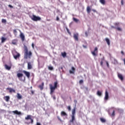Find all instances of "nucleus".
Wrapping results in <instances>:
<instances>
[{
  "mask_svg": "<svg viewBox=\"0 0 125 125\" xmlns=\"http://www.w3.org/2000/svg\"><path fill=\"white\" fill-rule=\"evenodd\" d=\"M24 51V59H31L32 57V55L33 54L31 51H29V49H28V47L26 45H24L23 46Z\"/></svg>",
  "mask_w": 125,
  "mask_h": 125,
  "instance_id": "f257e3e1",
  "label": "nucleus"
},
{
  "mask_svg": "<svg viewBox=\"0 0 125 125\" xmlns=\"http://www.w3.org/2000/svg\"><path fill=\"white\" fill-rule=\"evenodd\" d=\"M49 88L50 90V94L51 95H52L55 91V89H57V88L59 86L58 84V81H56L54 83V85L52 84H49Z\"/></svg>",
  "mask_w": 125,
  "mask_h": 125,
  "instance_id": "f03ea898",
  "label": "nucleus"
},
{
  "mask_svg": "<svg viewBox=\"0 0 125 125\" xmlns=\"http://www.w3.org/2000/svg\"><path fill=\"white\" fill-rule=\"evenodd\" d=\"M75 115H76V107H74L72 110L71 120L70 121V123H74V121H76Z\"/></svg>",
  "mask_w": 125,
  "mask_h": 125,
  "instance_id": "7ed1b4c3",
  "label": "nucleus"
},
{
  "mask_svg": "<svg viewBox=\"0 0 125 125\" xmlns=\"http://www.w3.org/2000/svg\"><path fill=\"white\" fill-rule=\"evenodd\" d=\"M31 19L32 20H33V21H41L42 20V18H41V17H37L35 15H32V17H31Z\"/></svg>",
  "mask_w": 125,
  "mask_h": 125,
  "instance_id": "20e7f679",
  "label": "nucleus"
},
{
  "mask_svg": "<svg viewBox=\"0 0 125 125\" xmlns=\"http://www.w3.org/2000/svg\"><path fill=\"white\" fill-rule=\"evenodd\" d=\"M98 52V48H97V47H95L94 51L91 52V54H92V55H93V56H96L97 55L96 53H97Z\"/></svg>",
  "mask_w": 125,
  "mask_h": 125,
  "instance_id": "39448f33",
  "label": "nucleus"
},
{
  "mask_svg": "<svg viewBox=\"0 0 125 125\" xmlns=\"http://www.w3.org/2000/svg\"><path fill=\"white\" fill-rule=\"evenodd\" d=\"M6 90H9V93H12L13 92L14 93H15L16 91H15V89L11 88V87H7L6 88Z\"/></svg>",
  "mask_w": 125,
  "mask_h": 125,
  "instance_id": "423d86ee",
  "label": "nucleus"
},
{
  "mask_svg": "<svg viewBox=\"0 0 125 125\" xmlns=\"http://www.w3.org/2000/svg\"><path fill=\"white\" fill-rule=\"evenodd\" d=\"M73 38L75 41H76V42H78L79 41V33H74L73 34Z\"/></svg>",
  "mask_w": 125,
  "mask_h": 125,
  "instance_id": "0eeeda50",
  "label": "nucleus"
},
{
  "mask_svg": "<svg viewBox=\"0 0 125 125\" xmlns=\"http://www.w3.org/2000/svg\"><path fill=\"white\" fill-rule=\"evenodd\" d=\"M22 73L24 74V75L26 76V77H27V78H28V79L30 78V76L31 74L29 72L26 71V70H23Z\"/></svg>",
  "mask_w": 125,
  "mask_h": 125,
  "instance_id": "6e6552de",
  "label": "nucleus"
},
{
  "mask_svg": "<svg viewBox=\"0 0 125 125\" xmlns=\"http://www.w3.org/2000/svg\"><path fill=\"white\" fill-rule=\"evenodd\" d=\"M14 58L17 60L18 58H19L20 57V54L19 53L16 52L15 54H13Z\"/></svg>",
  "mask_w": 125,
  "mask_h": 125,
  "instance_id": "1a4fd4ad",
  "label": "nucleus"
},
{
  "mask_svg": "<svg viewBox=\"0 0 125 125\" xmlns=\"http://www.w3.org/2000/svg\"><path fill=\"white\" fill-rule=\"evenodd\" d=\"M27 69L28 70H31V69H33V65L31 62H28L27 63Z\"/></svg>",
  "mask_w": 125,
  "mask_h": 125,
  "instance_id": "9d476101",
  "label": "nucleus"
},
{
  "mask_svg": "<svg viewBox=\"0 0 125 125\" xmlns=\"http://www.w3.org/2000/svg\"><path fill=\"white\" fill-rule=\"evenodd\" d=\"M109 99V93L107 90L105 92L104 100H108Z\"/></svg>",
  "mask_w": 125,
  "mask_h": 125,
  "instance_id": "9b49d317",
  "label": "nucleus"
},
{
  "mask_svg": "<svg viewBox=\"0 0 125 125\" xmlns=\"http://www.w3.org/2000/svg\"><path fill=\"white\" fill-rule=\"evenodd\" d=\"M20 36L22 42H24V41H25V36L24 35V34L22 33V32H21Z\"/></svg>",
  "mask_w": 125,
  "mask_h": 125,
  "instance_id": "f8f14e48",
  "label": "nucleus"
},
{
  "mask_svg": "<svg viewBox=\"0 0 125 125\" xmlns=\"http://www.w3.org/2000/svg\"><path fill=\"white\" fill-rule=\"evenodd\" d=\"M3 99L6 101V102H8L9 101V99H10V97L9 96H6L3 97Z\"/></svg>",
  "mask_w": 125,
  "mask_h": 125,
  "instance_id": "ddd939ff",
  "label": "nucleus"
},
{
  "mask_svg": "<svg viewBox=\"0 0 125 125\" xmlns=\"http://www.w3.org/2000/svg\"><path fill=\"white\" fill-rule=\"evenodd\" d=\"M12 113H13L15 115H21V112L18 111V110L13 111Z\"/></svg>",
  "mask_w": 125,
  "mask_h": 125,
  "instance_id": "4468645a",
  "label": "nucleus"
},
{
  "mask_svg": "<svg viewBox=\"0 0 125 125\" xmlns=\"http://www.w3.org/2000/svg\"><path fill=\"white\" fill-rule=\"evenodd\" d=\"M118 77L121 81H124V77H123V75L120 73H118Z\"/></svg>",
  "mask_w": 125,
  "mask_h": 125,
  "instance_id": "2eb2a0df",
  "label": "nucleus"
},
{
  "mask_svg": "<svg viewBox=\"0 0 125 125\" xmlns=\"http://www.w3.org/2000/svg\"><path fill=\"white\" fill-rule=\"evenodd\" d=\"M44 85V83L43 82H42V83L41 85H39L38 87L39 88H40L41 90H42V89H43V86Z\"/></svg>",
  "mask_w": 125,
  "mask_h": 125,
  "instance_id": "dca6fc26",
  "label": "nucleus"
},
{
  "mask_svg": "<svg viewBox=\"0 0 125 125\" xmlns=\"http://www.w3.org/2000/svg\"><path fill=\"white\" fill-rule=\"evenodd\" d=\"M4 67L6 69V70H8V71H9L10 69H11V66H9L7 65V64H5Z\"/></svg>",
  "mask_w": 125,
  "mask_h": 125,
  "instance_id": "f3484780",
  "label": "nucleus"
},
{
  "mask_svg": "<svg viewBox=\"0 0 125 125\" xmlns=\"http://www.w3.org/2000/svg\"><path fill=\"white\" fill-rule=\"evenodd\" d=\"M61 115L62 116H66L67 117V116H68V115L67 114V113H66V112H65L64 111H62L61 113Z\"/></svg>",
  "mask_w": 125,
  "mask_h": 125,
  "instance_id": "a211bd4d",
  "label": "nucleus"
},
{
  "mask_svg": "<svg viewBox=\"0 0 125 125\" xmlns=\"http://www.w3.org/2000/svg\"><path fill=\"white\" fill-rule=\"evenodd\" d=\"M86 11L87 13H90V11H91V9H90V7L89 6H88L86 8Z\"/></svg>",
  "mask_w": 125,
  "mask_h": 125,
  "instance_id": "6ab92c4d",
  "label": "nucleus"
},
{
  "mask_svg": "<svg viewBox=\"0 0 125 125\" xmlns=\"http://www.w3.org/2000/svg\"><path fill=\"white\" fill-rule=\"evenodd\" d=\"M71 70H72V71L70 70V71H69V73H70V74H74V73L75 72V67H72Z\"/></svg>",
  "mask_w": 125,
  "mask_h": 125,
  "instance_id": "aec40b11",
  "label": "nucleus"
},
{
  "mask_svg": "<svg viewBox=\"0 0 125 125\" xmlns=\"http://www.w3.org/2000/svg\"><path fill=\"white\" fill-rule=\"evenodd\" d=\"M17 97L18 99H22V95L18 93H17Z\"/></svg>",
  "mask_w": 125,
  "mask_h": 125,
  "instance_id": "412c9836",
  "label": "nucleus"
},
{
  "mask_svg": "<svg viewBox=\"0 0 125 125\" xmlns=\"http://www.w3.org/2000/svg\"><path fill=\"white\" fill-rule=\"evenodd\" d=\"M61 54H62V56L63 58H65V57H66V56L67 55V53H65V52H62Z\"/></svg>",
  "mask_w": 125,
  "mask_h": 125,
  "instance_id": "4be33fe9",
  "label": "nucleus"
},
{
  "mask_svg": "<svg viewBox=\"0 0 125 125\" xmlns=\"http://www.w3.org/2000/svg\"><path fill=\"white\" fill-rule=\"evenodd\" d=\"M105 41L106 42L108 45H110V40H109L108 38H105Z\"/></svg>",
  "mask_w": 125,
  "mask_h": 125,
  "instance_id": "5701e85b",
  "label": "nucleus"
},
{
  "mask_svg": "<svg viewBox=\"0 0 125 125\" xmlns=\"http://www.w3.org/2000/svg\"><path fill=\"white\" fill-rule=\"evenodd\" d=\"M18 78H22V77H23V74L22 73H18L17 75Z\"/></svg>",
  "mask_w": 125,
  "mask_h": 125,
  "instance_id": "b1692460",
  "label": "nucleus"
},
{
  "mask_svg": "<svg viewBox=\"0 0 125 125\" xmlns=\"http://www.w3.org/2000/svg\"><path fill=\"white\" fill-rule=\"evenodd\" d=\"M31 117V115H27V117L25 118V120H26L27 121H28V120H31V119H32Z\"/></svg>",
  "mask_w": 125,
  "mask_h": 125,
  "instance_id": "393cba45",
  "label": "nucleus"
},
{
  "mask_svg": "<svg viewBox=\"0 0 125 125\" xmlns=\"http://www.w3.org/2000/svg\"><path fill=\"white\" fill-rule=\"evenodd\" d=\"M12 43L13 44H16V43H17V40L16 39L13 40L12 42Z\"/></svg>",
  "mask_w": 125,
  "mask_h": 125,
  "instance_id": "a878e982",
  "label": "nucleus"
},
{
  "mask_svg": "<svg viewBox=\"0 0 125 125\" xmlns=\"http://www.w3.org/2000/svg\"><path fill=\"white\" fill-rule=\"evenodd\" d=\"M97 94L98 95V96H101L102 95V92H101L100 91H98L97 92Z\"/></svg>",
  "mask_w": 125,
  "mask_h": 125,
  "instance_id": "bb28decb",
  "label": "nucleus"
},
{
  "mask_svg": "<svg viewBox=\"0 0 125 125\" xmlns=\"http://www.w3.org/2000/svg\"><path fill=\"white\" fill-rule=\"evenodd\" d=\"M1 42H5L6 41V38H5L4 37H1Z\"/></svg>",
  "mask_w": 125,
  "mask_h": 125,
  "instance_id": "cd10ccee",
  "label": "nucleus"
},
{
  "mask_svg": "<svg viewBox=\"0 0 125 125\" xmlns=\"http://www.w3.org/2000/svg\"><path fill=\"white\" fill-rule=\"evenodd\" d=\"M100 121L102 122V123H106V120L104 118H100Z\"/></svg>",
  "mask_w": 125,
  "mask_h": 125,
  "instance_id": "c85d7f7f",
  "label": "nucleus"
},
{
  "mask_svg": "<svg viewBox=\"0 0 125 125\" xmlns=\"http://www.w3.org/2000/svg\"><path fill=\"white\" fill-rule=\"evenodd\" d=\"M100 2L104 5L105 4V0H100Z\"/></svg>",
  "mask_w": 125,
  "mask_h": 125,
  "instance_id": "c756f323",
  "label": "nucleus"
},
{
  "mask_svg": "<svg viewBox=\"0 0 125 125\" xmlns=\"http://www.w3.org/2000/svg\"><path fill=\"white\" fill-rule=\"evenodd\" d=\"M13 34L15 35V36H16L17 35V31L16 29L13 30Z\"/></svg>",
  "mask_w": 125,
  "mask_h": 125,
  "instance_id": "7c9ffc66",
  "label": "nucleus"
},
{
  "mask_svg": "<svg viewBox=\"0 0 125 125\" xmlns=\"http://www.w3.org/2000/svg\"><path fill=\"white\" fill-rule=\"evenodd\" d=\"M73 21H74V22H76V23H78L79 21L78 19L73 18Z\"/></svg>",
  "mask_w": 125,
  "mask_h": 125,
  "instance_id": "2f4dec72",
  "label": "nucleus"
},
{
  "mask_svg": "<svg viewBox=\"0 0 125 125\" xmlns=\"http://www.w3.org/2000/svg\"><path fill=\"white\" fill-rule=\"evenodd\" d=\"M48 70H50V71H52V70H53V66H48Z\"/></svg>",
  "mask_w": 125,
  "mask_h": 125,
  "instance_id": "473e14b6",
  "label": "nucleus"
},
{
  "mask_svg": "<svg viewBox=\"0 0 125 125\" xmlns=\"http://www.w3.org/2000/svg\"><path fill=\"white\" fill-rule=\"evenodd\" d=\"M113 63L115 65L116 64H118V61L115 59H114V62Z\"/></svg>",
  "mask_w": 125,
  "mask_h": 125,
  "instance_id": "72a5a7b5",
  "label": "nucleus"
},
{
  "mask_svg": "<svg viewBox=\"0 0 125 125\" xmlns=\"http://www.w3.org/2000/svg\"><path fill=\"white\" fill-rule=\"evenodd\" d=\"M1 22L2 23H6V20L4 19H2L1 20Z\"/></svg>",
  "mask_w": 125,
  "mask_h": 125,
  "instance_id": "f704fd0d",
  "label": "nucleus"
},
{
  "mask_svg": "<svg viewBox=\"0 0 125 125\" xmlns=\"http://www.w3.org/2000/svg\"><path fill=\"white\" fill-rule=\"evenodd\" d=\"M112 117H115V110H113L112 114H111Z\"/></svg>",
  "mask_w": 125,
  "mask_h": 125,
  "instance_id": "c9c22d12",
  "label": "nucleus"
},
{
  "mask_svg": "<svg viewBox=\"0 0 125 125\" xmlns=\"http://www.w3.org/2000/svg\"><path fill=\"white\" fill-rule=\"evenodd\" d=\"M66 30L69 35H71V32H70V30H69V29H68V28H66Z\"/></svg>",
  "mask_w": 125,
  "mask_h": 125,
  "instance_id": "e433bc0d",
  "label": "nucleus"
},
{
  "mask_svg": "<svg viewBox=\"0 0 125 125\" xmlns=\"http://www.w3.org/2000/svg\"><path fill=\"white\" fill-rule=\"evenodd\" d=\"M67 109H68V110L70 112V111H71V106H68L67 107Z\"/></svg>",
  "mask_w": 125,
  "mask_h": 125,
  "instance_id": "4c0bfd02",
  "label": "nucleus"
},
{
  "mask_svg": "<svg viewBox=\"0 0 125 125\" xmlns=\"http://www.w3.org/2000/svg\"><path fill=\"white\" fill-rule=\"evenodd\" d=\"M116 30H117V31H122V28H121L120 27H117V28H116Z\"/></svg>",
  "mask_w": 125,
  "mask_h": 125,
  "instance_id": "58836bf2",
  "label": "nucleus"
},
{
  "mask_svg": "<svg viewBox=\"0 0 125 125\" xmlns=\"http://www.w3.org/2000/svg\"><path fill=\"white\" fill-rule=\"evenodd\" d=\"M114 25H115V26H119V25H120V23H119V22H115L114 23Z\"/></svg>",
  "mask_w": 125,
  "mask_h": 125,
  "instance_id": "ea45409f",
  "label": "nucleus"
},
{
  "mask_svg": "<svg viewBox=\"0 0 125 125\" xmlns=\"http://www.w3.org/2000/svg\"><path fill=\"white\" fill-rule=\"evenodd\" d=\"M83 83V80H81L79 81V83L80 84H82V83Z\"/></svg>",
  "mask_w": 125,
  "mask_h": 125,
  "instance_id": "a19ab883",
  "label": "nucleus"
},
{
  "mask_svg": "<svg viewBox=\"0 0 125 125\" xmlns=\"http://www.w3.org/2000/svg\"><path fill=\"white\" fill-rule=\"evenodd\" d=\"M31 124H33L34 123V120H33V119L31 118Z\"/></svg>",
  "mask_w": 125,
  "mask_h": 125,
  "instance_id": "79ce46f5",
  "label": "nucleus"
},
{
  "mask_svg": "<svg viewBox=\"0 0 125 125\" xmlns=\"http://www.w3.org/2000/svg\"><path fill=\"white\" fill-rule=\"evenodd\" d=\"M52 98H53V99H54V100H55L56 99V98L55 97V95H53Z\"/></svg>",
  "mask_w": 125,
  "mask_h": 125,
  "instance_id": "37998d69",
  "label": "nucleus"
},
{
  "mask_svg": "<svg viewBox=\"0 0 125 125\" xmlns=\"http://www.w3.org/2000/svg\"><path fill=\"white\" fill-rule=\"evenodd\" d=\"M8 7H10V8H13V7L11 5H8Z\"/></svg>",
  "mask_w": 125,
  "mask_h": 125,
  "instance_id": "c03bdc74",
  "label": "nucleus"
},
{
  "mask_svg": "<svg viewBox=\"0 0 125 125\" xmlns=\"http://www.w3.org/2000/svg\"><path fill=\"white\" fill-rule=\"evenodd\" d=\"M121 4L122 5H124V0H121Z\"/></svg>",
  "mask_w": 125,
  "mask_h": 125,
  "instance_id": "a18cd8bd",
  "label": "nucleus"
},
{
  "mask_svg": "<svg viewBox=\"0 0 125 125\" xmlns=\"http://www.w3.org/2000/svg\"><path fill=\"white\" fill-rule=\"evenodd\" d=\"M100 64H101V66H103V62L101 61L100 62Z\"/></svg>",
  "mask_w": 125,
  "mask_h": 125,
  "instance_id": "49530a36",
  "label": "nucleus"
},
{
  "mask_svg": "<svg viewBox=\"0 0 125 125\" xmlns=\"http://www.w3.org/2000/svg\"><path fill=\"white\" fill-rule=\"evenodd\" d=\"M59 70H63V67L62 66V67H59Z\"/></svg>",
  "mask_w": 125,
  "mask_h": 125,
  "instance_id": "de8ad7c7",
  "label": "nucleus"
},
{
  "mask_svg": "<svg viewBox=\"0 0 125 125\" xmlns=\"http://www.w3.org/2000/svg\"><path fill=\"white\" fill-rule=\"evenodd\" d=\"M56 21H59V17H57V18H56Z\"/></svg>",
  "mask_w": 125,
  "mask_h": 125,
  "instance_id": "09e8293b",
  "label": "nucleus"
},
{
  "mask_svg": "<svg viewBox=\"0 0 125 125\" xmlns=\"http://www.w3.org/2000/svg\"><path fill=\"white\" fill-rule=\"evenodd\" d=\"M85 35L86 37H87L88 36V35L87 34V32H85Z\"/></svg>",
  "mask_w": 125,
  "mask_h": 125,
  "instance_id": "8fccbe9b",
  "label": "nucleus"
},
{
  "mask_svg": "<svg viewBox=\"0 0 125 125\" xmlns=\"http://www.w3.org/2000/svg\"><path fill=\"white\" fill-rule=\"evenodd\" d=\"M32 48H33V49L35 48L34 45V43H32Z\"/></svg>",
  "mask_w": 125,
  "mask_h": 125,
  "instance_id": "3c124183",
  "label": "nucleus"
},
{
  "mask_svg": "<svg viewBox=\"0 0 125 125\" xmlns=\"http://www.w3.org/2000/svg\"><path fill=\"white\" fill-rule=\"evenodd\" d=\"M57 118L59 121H61V119H60V117H59V116H57Z\"/></svg>",
  "mask_w": 125,
  "mask_h": 125,
  "instance_id": "603ef678",
  "label": "nucleus"
},
{
  "mask_svg": "<svg viewBox=\"0 0 125 125\" xmlns=\"http://www.w3.org/2000/svg\"><path fill=\"white\" fill-rule=\"evenodd\" d=\"M83 46L84 48H86L87 47L86 45H83Z\"/></svg>",
  "mask_w": 125,
  "mask_h": 125,
  "instance_id": "864d4df0",
  "label": "nucleus"
},
{
  "mask_svg": "<svg viewBox=\"0 0 125 125\" xmlns=\"http://www.w3.org/2000/svg\"><path fill=\"white\" fill-rule=\"evenodd\" d=\"M121 54H122V55H124V54H125V53H124V51H122L121 52Z\"/></svg>",
  "mask_w": 125,
  "mask_h": 125,
  "instance_id": "5fc2aeb1",
  "label": "nucleus"
},
{
  "mask_svg": "<svg viewBox=\"0 0 125 125\" xmlns=\"http://www.w3.org/2000/svg\"><path fill=\"white\" fill-rule=\"evenodd\" d=\"M36 125H41V123L37 122L36 124Z\"/></svg>",
  "mask_w": 125,
  "mask_h": 125,
  "instance_id": "6e6d98bb",
  "label": "nucleus"
},
{
  "mask_svg": "<svg viewBox=\"0 0 125 125\" xmlns=\"http://www.w3.org/2000/svg\"><path fill=\"white\" fill-rule=\"evenodd\" d=\"M111 28L112 29H116V27L115 26H111Z\"/></svg>",
  "mask_w": 125,
  "mask_h": 125,
  "instance_id": "4d7b16f0",
  "label": "nucleus"
},
{
  "mask_svg": "<svg viewBox=\"0 0 125 125\" xmlns=\"http://www.w3.org/2000/svg\"><path fill=\"white\" fill-rule=\"evenodd\" d=\"M74 103H75V104H77V100H75L74 101Z\"/></svg>",
  "mask_w": 125,
  "mask_h": 125,
  "instance_id": "13d9d810",
  "label": "nucleus"
},
{
  "mask_svg": "<svg viewBox=\"0 0 125 125\" xmlns=\"http://www.w3.org/2000/svg\"><path fill=\"white\" fill-rule=\"evenodd\" d=\"M106 65L107 67H109V63H108V62H106Z\"/></svg>",
  "mask_w": 125,
  "mask_h": 125,
  "instance_id": "bf43d9fd",
  "label": "nucleus"
},
{
  "mask_svg": "<svg viewBox=\"0 0 125 125\" xmlns=\"http://www.w3.org/2000/svg\"><path fill=\"white\" fill-rule=\"evenodd\" d=\"M92 11L94 12H96V10H94V9H93Z\"/></svg>",
  "mask_w": 125,
  "mask_h": 125,
  "instance_id": "052dcab7",
  "label": "nucleus"
},
{
  "mask_svg": "<svg viewBox=\"0 0 125 125\" xmlns=\"http://www.w3.org/2000/svg\"><path fill=\"white\" fill-rule=\"evenodd\" d=\"M31 93H32V94H34V91H31Z\"/></svg>",
  "mask_w": 125,
  "mask_h": 125,
  "instance_id": "680f3d73",
  "label": "nucleus"
}]
</instances>
